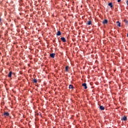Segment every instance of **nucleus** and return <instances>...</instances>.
<instances>
[{"instance_id":"20","label":"nucleus","mask_w":128,"mask_h":128,"mask_svg":"<svg viewBox=\"0 0 128 128\" xmlns=\"http://www.w3.org/2000/svg\"><path fill=\"white\" fill-rule=\"evenodd\" d=\"M124 22H126V20H124Z\"/></svg>"},{"instance_id":"15","label":"nucleus","mask_w":128,"mask_h":128,"mask_svg":"<svg viewBox=\"0 0 128 128\" xmlns=\"http://www.w3.org/2000/svg\"><path fill=\"white\" fill-rule=\"evenodd\" d=\"M116 24H118V26L120 27V22L119 21H118Z\"/></svg>"},{"instance_id":"14","label":"nucleus","mask_w":128,"mask_h":128,"mask_svg":"<svg viewBox=\"0 0 128 128\" xmlns=\"http://www.w3.org/2000/svg\"><path fill=\"white\" fill-rule=\"evenodd\" d=\"M33 82H34V84H36V82H38V80H37L36 79V78H34V79L33 80Z\"/></svg>"},{"instance_id":"2","label":"nucleus","mask_w":128,"mask_h":128,"mask_svg":"<svg viewBox=\"0 0 128 128\" xmlns=\"http://www.w3.org/2000/svg\"><path fill=\"white\" fill-rule=\"evenodd\" d=\"M12 72L10 71L8 74V78L12 80Z\"/></svg>"},{"instance_id":"5","label":"nucleus","mask_w":128,"mask_h":128,"mask_svg":"<svg viewBox=\"0 0 128 128\" xmlns=\"http://www.w3.org/2000/svg\"><path fill=\"white\" fill-rule=\"evenodd\" d=\"M56 56V54L54 53H52L50 54V58H54V56Z\"/></svg>"},{"instance_id":"12","label":"nucleus","mask_w":128,"mask_h":128,"mask_svg":"<svg viewBox=\"0 0 128 128\" xmlns=\"http://www.w3.org/2000/svg\"><path fill=\"white\" fill-rule=\"evenodd\" d=\"M69 88H72V90H74V86H72V84H70L69 86Z\"/></svg>"},{"instance_id":"19","label":"nucleus","mask_w":128,"mask_h":128,"mask_svg":"<svg viewBox=\"0 0 128 128\" xmlns=\"http://www.w3.org/2000/svg\"><path fill=\"white\" fill-rule=\"evenodd\" d=\"M127 36H128V33L127 34Z\"/></svg>"},{"instance_id":"17","label":"nucleus","mask_w":128,"mask_h":128,"mask_svg":"<svg viewBox=\"0 0 128 128\" xmlns=\"http://www.w3.org/2000/svg\"><path fill=\"white\" fill-rule=\"evenodd\" d=\"M122 2V0H118V2Z\"/></svg>"},{"instance_id":"18","label":"nucleus","mask_w":128,"mask_h":128,"mask_svg":"<svg viewBox=\"0 0 128 128\" xmlns=\"http://www.w3.org/2000/svg\"><path fill=\"white\" fill-rule=\"evenodd\" d=\"M126 4L127 6H128V0L126 1Z\"/></svg>"},{"instance_id":"16","label":"nucleus","mask_w":128,"mask_h":128,"mask_svg":"<svg viewBox=\"0 0 128 128\" xmlns=\"http://www.w3.org/2000/svg\"><path fill=\"white\" fill-rule=\"evenodd\" d=\"M12 76H16V73L12 72Z\"/></svg>"},{"instance_id":"8","label":"nucleus","mask_w":128,"mask_h":128,"mask_svg":"<svg viewBox=\"0 0 128 128\" xmlns=\"http://www.w3.org/2000/svg\"><path fill=\"white\" fill-rule=\"evenodd\" d=\"M100 110H104V106H100Z\"/></svg>"},{"instance_id":"11","label":"nucleus","mask_w":128,"mask_h":128,"mask_svg":"<svg viewBox=\"0 0 128 128\" xmlns=\"http://www.w3.org/2000/svg\"><path fill=\"white\" fill-rule=\"evenodd\" d=\"M108 6H110V8H112L114 6H112V2H110L108 4Z\"/></svg>"},{"instance_id":"3","label":"nucleus","mask_w":128,"mask_h":128,"mask_svg":"<svg viewBox=\"0 0 128 128\" xmlns=\"http://www.w3.org/2000/svg\"><path fill=\"white\" fill-rule=\"evenodd\" d=\"M122 120H124V122H126V120H128V118L126 116H124L122 118Z\"/></svg>"},{"instance_id":"1","label":"nucleus","mask_w":128,"mask_h":128,"mask_svg":"<svg viewBox=\"0 0 128 128\" xmlns=\"http://www.w3.org/2000/svg\"><path fill=\"white\" fill-rule=\"evenodd\" d=\"M2 116L4 118H6V116H10V113L8 112H4L3 114H2Z\"/></svg>"},{"instance_id":"10","label":"nucleus","mask_w":128,"mask_h":128,"mask_svg":"<svg viewBox=\"0 0 128 128\" xmlns=\"http://www.w3.org/2000/svg\"><path fill=\"white\" fill-rule=\"evenodd\" d=\"M56 36H62V32H60V31H58L57 32Z\"/></svg>"},{"instance_id":"6","label":"nucleus","mask_w":128,"mask_h":128,"mask_svg":"<svg viewBox=\"0 0 128 128\" xmlns=\"http://www.w3.org/2000/svg\"><path fill=\"white\" fill-rule=\"evenodd\" d=\"M70 68L68 66H66L65 68V70L66 72H68V70H70Z\"/></svg>"},{"instance_id":"4","label":"nucleus","mask_w":128,"mask_h":128,"mask_svg":"<svg viewBox=\"0 0 128 128\" xmlns=\"http://www.w3.org/2000/svg\"><path fill=\"white\" fill-rule=\"evenodd\" d=\"M62 42H66V40L64 37H62L60 38Z\"/></svg>"},{"instance_id":"9","label":"nucleus","mask_w":128,"mask_h":128,"mask_svg":"<svg viewBox=\"0 0 128 128\" xmlns=\"http://www.w3.org/2000/svg\"><path fill=\"white\" fill-rule=\"evenodd\" d=\"M108 20L105 19L104 20L102 21V24H108Z\"/></svg>"},{"instance_id":"7","label":"nucleus","mask_w":128,"mask_h":128,"mask_svg":"<svg viewBox=\"0 0 128 128\" xmlns=\"http://www.w3.org/2000/svg\"><path fill=\"white\" fill-rule=\"evenodd\" d=\"M82 86L84 87L85 90H86V88H88V86H86V83L82 84Z\"/></svg>"},{"instance_id":"13","label":"nucleus","mask_w":128,"mask_h":128,"mask_svg":"<svg viewBox=\"0 0 128 128\" xmlns=\"http://www.w3.org/2000/svg\"><path fill=\"white\" fill-rule=\"evenodd\" d=\"M87 24H88V26H90V24H92V21L90 20L88 21Z\"/></svg>"},{"instance_id":"21","label":"nucleus","mask_w":128,"mask_h":128,"mask_svg":"<svg viewBox=\"0 0 128 128\" xmlns=\"http://www.w3.org/2000/svg\"><path fill=\"white\" fill-rule=\"evenodd\" d=\"M37 116H38V114H37Z\"/></svg>"}]
</instances>
